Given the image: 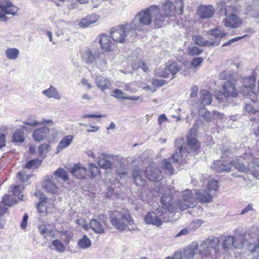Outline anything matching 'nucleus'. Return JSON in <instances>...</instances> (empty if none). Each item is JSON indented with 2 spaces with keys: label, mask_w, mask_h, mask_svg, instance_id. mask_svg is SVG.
Segmentation results:
<instances>
[{
  "label": "nucleus",
  "mask_w": 259,
  "mask_h": 259,
  "mask_svg": "<svg viewBox=\"0 0 259 259\" xmlns=\"http://www.w3.org/2000/svg\"><path fill=\"white\" fill-rule=\"evenodd\" d=\"M50 129L47 126L36 128L32 133V137L36 142H39L45 140L49 135Z\"/></svg>",
  "instance_id": "nucleus-20"
},
{
  "label": "nucleus",
  "mask_w": 259,
  "mask_h": 259,
  "mask_svg": "<svg viewBox=\"0 0 259 259\" xmlns=\"http://www.w3.org/2000/svg\"><path fill=\"white\" fill-rule=\"evenodd\" d=\"M190 132V134L187 138V144L184 145H179L183 143L184 140L176 139L175 142L177 146L178 147V151L174 153L169 159H164L162 162L164 168L169 175L174 172L172 163L185 162L188 154H196L199 148L200 145L195 137L196 128H191Z\"/></svg>",
  "instance_id": "nucleus-2"
},
{
  "label": "nucleus",
  "mask_w": 259,
  "mask_h": 259,
  "mask_svg": "<svg viewBox=\"0 0 259 259\" xmlns=\"http://www.w3.org/2000/svg\"><path fill=\"white\" fill-rule=\"evenodd\" d=\"M158 6L154 5L140 11L133 18L130 23L134 30L143 31L144 27L149 26L153 22L155 26V19L157 16Z\"/></svg>",
  "instance_id": "nucleus-3"
},
{
  "label": "nucleus",
  "mask_w": 259,
  "mask_h": 259,
  "mask_svg": "<svg viewBox=\"0 0 259 259\" xmlns=\"http://www.w3.org/2000/svg\"><path fill=\"white\" fill-rule=\"evenodd\" d=\"M211 193L202 190L195 192V197L201 203H209L211 201L212 196Z\"/></svg>",
  "instance_id": "nucleus-28"
},
{
  "label": "nucleus",
  "mask_w": 259,
  "mask_h": 259,
  "mask_svg": "<svg viewBox=\"0 0 259 259\" xmlns=\"http://www.w3.org/2000/svg\"><path fill=\"white\" fill-rule=\"evenodd\" d=\"M176 8L179 9L180 14H182L184 7V4L183 0H175Z\"/></svg>",
  "instance_id": "nucleus-56"
},
{
  "label": "nucleus",
  "mask_w": 259,
  "mask_h": 259,
  "mask_svg": "<svg viewBox=\"0 0 259 259\" xmlns=\"http://www.w3.org/2000/svg\"><path fill=\"white\" fill-rule=\"evenodd\" d=\"M177 206L181 210H184L188 207H194L195 206L193 193L190 190H186L182 193L181 199L177 203Z\"/></svg>",
  "instance_id": "nucleus-9"
},
{
  "label": "nucleus",
  "mask_w": 259,
  "mask_h": 259,
  "mask_svg": "<svg viewBox=\"0 0 259 259\" xmlns=\"http://www.w3.org/2000/svg\"><path fill=\"white\" fill-rule=\"evenodd\" d=\"M5 54L8 59L14 60L19 57L20 51L15 48H8L5 51Z\"/></svg>",
  "instance_id": "nucleus-37"
},
{
  "label": "nucleus",
  "mask_w": 259,
  "mask_h": 259,
  "mask_svg": "<svg viewBox=\"0 0 259 259\" xmlns=\"http://www.w3.org/2000/svg\"><path fill=\"white\" fill-rule=\"evenodd\" d=\"M220 240L218 237H211L204 240L199 246V254L202 256H209L219 252Z\"/></svg>",
  "instance_id": "nucleus-8"
},
{
  "label": "nucleus",
  "mask_w": 259,
  "mask_h": 259,
  "mask_svg": "<svg viewBox=\"0 0 259 259\" xmlns=\"http://www.w3.org/2000/svg\"><path fill=\"white\" fill-rule=\"evenodd\" d=\"M155 75L158 77H168L169 76V72L166 69V66L161 67L157 68L154 71Z\"/></svg>",
  "instance_id": "nucleus-43"
},
{
  "label": "nucleus",
  "mask_w": 259,
  "mask_h": 259,
  "mask_svg": "<svg viewBox=\"0 0 259 259\" xmlns=\"http://www.w3.org/2000/svg\"><path fill=\"white\" fill-rule=\"evenodd\" d=\"M218 8L219 9L220 11L223 12L225 14V10L226 7V3L224 0H221L217 3Z\"/></svg>",
  "instance_id": "nucleus-59"
},
{
  "label": "nucleus",
  "mask_w": 259,
  "mask_h": 259,
  "mask_svg": "<svg viewBox=\"0 0 259 259\" xmlns=\"http://www.w3.org/2000/svg\"><path fill=\"white\" fill-rule=\"evenodd\" d=\"M165 82V80L162 79L153 78L152 80V83L156 87H161Z\"/></svg>",
  "instance_id": "nucleus-57"
},
{
  "label": "nucleus",
  "mask_w": 259,
  "mask_h": 259,
  "mask_svg": "<svg viewBox=\"0 0 259 259\" xmlns=\"http://www.w3.org/2000/svg\"><path fill=\"white\" fill-rule=\"evenodd\" d=\"M198 91V87L196 85L193 86L191 89L190 97L191 98L197 97Z\"/></svg>",
  "instance_id": "nucleus-62"
},
{
  "label": "nucleus",
  "mask_w": 259,
  "mask_h": 259,
  "mask_svg": "<svg viewBox=\"0 0 259 259\" xmlns=\"http://www.w3.org/2000/svg\"><path fill=\"white\" fill-rule=\"evenodd\" d=\"M133 83H126L124 87V90L126 91L130 92L131 93H135L137 90L133 87Z\"/></svg>",
  "instance_id": "nucleus-64"
},
{
  "label": "nucleus",
  "mask_w": 259,
  "mask_h": 259,
  "mask_svg": "<svg viewBox=\"0 0 259 259\" xmlns=\"http://www.w3.org/2000/svg\"><path fill=\"white\" fill-rule=\"evenodd\" d=\"M200 100L203 105H209L211 103L212 98L210 93L206 90H202L200 92Z\"/></svg>",
  "instance_id": "nucleus-36"
},
{
  "label": "nucleus",
  "mask_w": 259,
  "mask_h": 259,
  "mask_svg": "<svg viewBox=\"0 0 259 259\" xmlns=\"http://www.w3.org/2000/svg\"><path fill=\"white\" fill-rule=\"evenodd\" d=\"M94 219H97L99 221V222L102 223V224H104V225H107V218L103 214H99Z\"/></svg>",
  "instance_id": "nucleus-63"
},
{
  "label": "nucleus",
  "mask_w": 259,
  "mask_h": 259,
  "mask_svg": "<svg viewBox=\"0 0 259 259\" xmlns=\"http://www.w3.org/2000/svg\"><path fill=\"white\" fill-rule=\"evenodd\" d=\"M158 215L156 213L148 212L144 218V221L147 224H152L156 226H160L162 225L163 221H167L165 214L162 212L159 213Z\"/></svg>",
  "instance_id": "nucleus-13"
},
{
  "label": "nucleus",
  "mask_w": 259,
  "mask_h": 259,
  "mask_svg": "<svg viewBox=\"0 0 259 259\" xmlns=\"http://www.w3.org/2000/svg\"><path fill=\"white\" fill-rule=\"evenodd\" d=\"M92 77L94 78L97 87L102 92L110 88L112 83L109 79L102 76H98L95 77L93 75Z\"/></svg>",
  "instance_id": "nucleus-21"
},
{
  "label": "nucleus",
  "mask_w": 259,
  "mask_h": 259,
  "mask_svg": "<svg viewBox=\"0 0 259 259\" xmlns=\"http://www.w3.org/2000/svg\"><path fill=\"white\" fill-rule=\"evenodd\" d=\"M232 166L241 172L250 171L254 177L259 179V161L247 153H245L243 158H235L233 160L229 159L226 161L217 160L213 162L211 168L219 172H228L231 170Z\"/></svg>",
  "instance_id": "nucleus-1"
},
{
  "label": "nucleus",
  "mask_w": 259,
  "mask_h": 259,
  "mask_svg": "<svg viewBox=\"0 0 259 259\" xmlns=\"http://www.w3.org/2000/svg\"><path fill=\"white\" fill-rule=\"evenodd\" d=\"M248 235L250 236V238H257L259 236V230L257 228H252L248 231Z\"/></svg>",
  "instance_id": "nucleus-55"
},
{
  "label": "nucleus",
  "mask_w": 259,
  "mask_h": 259,
  "mask_svg": "<svg viewBox=\"0 0 259 259\" xmlns=\"http://www.w3.org/2000/svg\"><path fill=\"white\" fill-rule=\"evenodd\" d=\"M243 13L250 17H259V9L254 8L253 4L250 2H246L244 4V10Z\"/></svg>",
  "instance_id": "nucleus-25"
},
{
  "label": "nucleus",
  "mask_w": 259,
  "mask_h": 259,
  "mask_svg": "<svg viewBox=\"0 0 259 259\" xmlns=\"http://www.w3.org/2000/svg\"><path fill=\"white\" fill-rule=\"evenodd\" d=\"M222 239V246L225 251L230 250L233 246L234 247L233 236H224Z\"/></svg>",
  "instance_id": "nucleus-35"
},
{
  "label": "nucleus",
  "mask_w": 259,
  "mask_h": 259,
  "mask_svg": "<svg viewBox=\"0 0 259 259\" xmlns=\"http://www.w3.org/2000/svg\"><path fill=\"white\" fill-rule=\"evenodd\" d=\"M24 187L22 186L16 185L14 187L13 194L17 196L19 199L22 200L23 195H21Z\"/></svg>",
  "instance_id": "nucleus-48"
},
{
  "label": "nucleus",
  "mask_w": 259,
  "mask_h": 259,
  "mask_svg": "<svg viewBox=\"0 0 259 259\" xmlns=\"http://www.w3.org/2000/svg\"><path fill=\"white\" fill-rule=\"evenodd\" d=\"M24 132L20 129H16L12 136V142L22 143L24 141Z\"/></svg>",
  "instance_id": "nucleus-38"
},
{
  "label": "nucleus",
  "mask_w": 259,
  "mask_h": 259,
  "mask_svg": "<svg viewBox=\"0 0 259 259\" xmlns=\"http://www.w3.org/2000/svg\"><path fill=\"white\" fill-rule=\"evenodd\" d=\"M255 79L253 76H249L243 80V86L241 88L240 92L244 96H251L254 93Z\"/></svg>",
  "instance_id": "nucleus-16"
},
{
  "label": "nucleus",
  "mask_w": 259,
  "mask_h": 259,
  "mask_svg": "<svg viewBox=\"0 0 259 259\" xmlns=\"http://www.w3.org/2000/svg\"><path fill=\"white\" fill-rule=\"evenodd\" d=\"M125 94L120 90L115 89L113 91L112 96L117 99H126L127 96H125Z\"/></svg>",
  "instance_id": "nucleus-49"
},
{
  "label": "nucleus",
  "mask_w": 259,
  "mask_h": 259,
  "mask_svg": "<svg viewBox=\"0 0 259 259\" xmlns=\"http://www.w3.org/2000/svg\"><path fill=\"white\" fill-rule=\"evenodd\" d=\"M73 139V136L72 135H67L63 138L57 146V153L67 148L72 142Z\"/></svg>",
  "instance_id": "nucleus-29"
},
{
  "label": "nucleus",
  "mask_w": 259,
  "mask_h": 259,
  "mask_svg": "<svg viewBox=\"0 0 259 259\" xmlns=\"http://www.w3.org/2000/svg\"><path fill=\"white\" fill-rule=\"evenodd\" d=\"M144 174L148 180L152 181H158L162 178L161 171L155 164L147 166Z\"/></svg>",
  "instance_id": "nucleus-15"
},
{
  "label": "nucleus",
  "mask_w": 259,
  "mask_h": 259,
  "mask_svg": "<svg viewBox=\"0 0 259 259\" xmlns=\"http://www.w3.org/2000/svg\"><path fill=\"white\" fill-rule=\"evenodd\" d=\"M214 12V9L212 5H201L197 9V13L201 19L211 18Z\"/></svg>",
  "instance_id": "nucleus-19"
},
{
  "label": "nucleus",
  "mask_w": 259,
  "mask_h": 259,
  "mask_svg": "<svg viewBox=\"0 0 259 259\" xmlns=\"http://www.w3.org/2000/svg\"><path fill=\"white\" fill-rule=\"evenodd\" d=\"M250 252L253 254L254 257H256V259H259V239H257V242L253 248L251 249Z\"/></svg>",
  "instance_id": "nucleus-54"
},
{
  "label": "nucleus",
  "mask_w": 259,
  "mask_h": 259,
  "mask_svg": "<svg viewBox=\"0 0 259 259\" xmlns=\"http://www.w3.org/2000/svg\"><path fill=\"white\" fill-rule=\"evenodd\" d=\"M132 177L137 185H143L145 183L144 172L138 167H135L132 173Z\"/></svg>",
  "instance_id": "nucleus-26"
},
{
  "label": "nucleus",
  "mask_w": 259,
  "mask_h": 259,
  "mask_svg": "<svg viewBox=\"0 0 259 259\" xmlns=\"http://www.w3.org/2000/svg\"><path fill=\"white\" fill-rule=\"evenodd\" d=\"M17 7L14 6L9 0H0V18L6 20V15H14L18 12Z\"/></svg>",
  "instance_id": "nucleus-11"
},
{
  "label": "nucleus",
  "mask_w": 259,
  "mask_h": 259,
  "mask_svg": "<svg viewBox=\"0 0 259 259\" xmlns=\"http://www.w3.org/2000/svg\"><path fill=\"white\" fill-rule=\"evenodd\" d=\"M49 148V145L48 144L44 143L40 145L38 149V155L41 156L44 153H47Z\"/></svg>",
  "instance_id": "nucleus-51"
},
{
  "label": "nucleus",
  "mask_w": 259,
  "mask_h": 259,
  "mask_svg": "<svg viewBox=\"0 0 259 259\" xmlns=\"http://www.w3.org/2000/svg\"><path fill=\"white\" fill-rule=\"evenodd\" d=\"M203 52L202 49L197 47H190L188 49L189 54L191 56L198 55Z\"/></svg>",
  "instance_id": "nucleus-52"
},
{
  "label": "nucleus",
  "mask_w": 259,
  "mask_h": 259,
  "mask_svg": "<svg viewBox=\"0 0 259 259\" xmlns=\"http://www.w3.org/2000/svg\"><path fill=\"white\" fill-rule=\"evenodd\" d=\"M53 177L48 176L47 179L44 181L42 186L45 190L49 193H55L57 192L58 188L53 180Z\"/></svg>",
  "instance_id": "nucleus-24"
},
{
  "label": "nucleus",
  "mask_w": 259,
  "mask_h": 259,
  "mask_svg": "<svg viewBox=\"0 0 259 259\" xmlns=\"http://www.w3.org/2000/svg\"><path fill=\"white\" fill-rule=\"evenodd\" d=\"M24 124L36 127L38 125H43V126H51L53 124V121L52 119H43L41 121L26 120L23 122Z\"/></svg>",
  "instance_id": "nucleus-32"
},
{
  "label": "nucleus",
  "mask_w": 259,
  "mask_h": 259,
  "mask_svg": "<svg viewBox=\"0 0 259 259\" xmlns=\"http://www.w3.org/2000/svg\"><path fill=\"white\" fill-rule=\"evenodd\" d=\"M202 224V221L200 219L196 220L192 222L190 225V229L192 231H195L198 228H199Z\"/></svg>",
  "instance_id": "nucleus-53"
},
{
  "label": "nucleus",
  "mask_w": 259,
  "mask_h": 259,
  "mask_svg": "<svg viewBox=\"0 0 259 259\" xmlns=\"http://www.w3.org/2000/svg\"><path fill=\"white\" fill-rule=\"evenodd\" d=\"M161 202L162 204V208H158L156 210V212L157 213L162 212L166 215L171 210V206L172 201L171 196L168 194L162 195L161 198Z\"/></svg>",
  "instance_id": "nucleus-18"
},
{
  "label": "nucleus",
  "mask_w": 259,
  "mask_h": 259,
  "mask_svg": "<svg viewBox=\"0 0 259 259\" xmlns=\"http://www.w3.org/2000/svg\"><path fill=\"white\" fill-rule=\"evenodd\" d=\"M28 219V214L27 213L24 214L20 226L22 229L24 230L26 228L27 225Z\"/></svg>",
  "instance_id": "nucleus-60"
},
{
  "label": "nucleus",
  "mask_w": 259,
  "mask_h": 259,
  "mask_svg": "<svg viewBox=\"0 0 259 259\" xmlns=\"http://www.w3.org/2000/svg\"><path fill=\"white\" fill-rule=\"evenodd\" d=\"M98 164L99 166L105 169L111 168L112 163L106 158V155L105 154L100 153L97 157Z\"/></svg>",
  "instance_id": "nucleus-30"
},
{
  "label": "nucleus",
  "mask_w": 259,
  "mask_h": 259,
  "mask_svg": "<svg viewBox=\"0 0 259 259\" xmlns=\"http://www.w3.org/2000/svg\"><path fill=\"white\" fill-rule=\"evenodd\" d=\"M134 31L130 23L125 22L112 28L110 35L114 42L122 44L127 37L133 35Z\"/></svg>",
  "instance_id": "nucleus-6"
},
{
  "label": "nucleus",
  "mask_w": 259,
  "mask_h": 259,
  "mask_svg": "<svg viewBox=\"0 0 259 259\" xmlns=\"http://www.w3.org/2000/svg\"><path fill=\"white\" fill-rule=\"evenodd\" d=\"M52 243L57 251L60 253H62L65 251V247L59 239H55L53 240Z\"/></svg>",
  "instance_id": "nucleus-45"
},
{
  "label": "nucleus",
  "mask_w": 259,
  "mask_h": 259,
  "mask_svg": "<svg viewBox=\"0 0 259 259\" xmlns=\"http://www.w3.org/2000/svg\"><path fill=\"white\" fill-rule=\"evenodd\" d=\"M42 93L49 98H54L57 100H60L61 98V96L57 90L52 85H51L49 88L44 90Z\"/></svg>",
  "instance_id": "nucleus-33"
},
{
  "label": "nucleus",
  "mask_w": 259,
  "mask_h": 259,
  "mask_svg": "<svg viewBox=\"0 0 259 259\" xmlns=\"http://www.w3.org/2000/svg\"><path fill=\"white\" fill-rule=\"evenodd\" d=\"M234 242V248H241L245 242V235L243 234L238 235L233 237Z\"/></svg>",
  "instance_id": "nucleus-41"
},
{
  "label": "nucleus",
  "mask_w": 259,
  "mask_h": 259,
  "mask_svg": "<svg viewBox=\"0 0 259 259\" xmlns=\"http://www.w3.org/2000/svg\"><path fill=\"white\" fill-rule=\"evenodd\" d=\"M54 176L66 181L68 179V176L67 171L62 168H58L54 172Z\"/></svg>",
  "instance_id": "nucleus-42"
},
{
  "label": "nucleus",
  "mask_w": 259,
  "mask_h": 259,
  "mask_svg": "<svg viewBox=\"0 0 259 259\" xmlns=\"http://www.w3.org/2000/svg\"><path fill=\"white\" fill-rule=\"evenodd\" d=\"M208 35L213 36L215 38H210L209 40L205 39L201 36L194 35L192 39L195 44L199 46H218L220 44L221 39L227 35V32L217 27L208 31Z\"/></svg>",
  "instance_id": "nucleus-5"
},
{
  "label": "nucleus",
  "mask_w": 259,
  "mask_h": 259,
  "mask_svg": "<svg viewBox=\"0 0 259 259\" xmlns=\"http://www.w3.org/2000/svg\"><path fill=\"white\" fill-rule=\"evenodd\" d=\"M39 230L41 235L45 238L48 239L49 237H54L55 235L54 232L49 228V226L46 225H41L39 227Z\"/></svg>",
  "instance_id": "nucleus-40"
},
{
  "label": "nucleus",
  "mask_w": 259,
  "mask_h": 259,
  "mask_svg": "<svg viewBox=\"0 0 259 259\" xmlns=\"http://www.w3.org/2000/svg\"><path fill=\"white\" fill-rule=\"evenodd\" d=\"M218 188V182L216 180L211 181L207 184V189L211 194H213L217 191Z\"/></svg>",
  "instance_id": "nucleus-46"
},
{
  "label": "nucleus",
  "mask_w": 259,
  "mask_h": 259,
  "mask_svg": "<svg viewBox=\"0 0 259 259\" xmlns=\"http://www.w3.org/2000/svg\"><path fill=\"white\" fill-rule=\"evenodd\" d=\"M70 172L79 179L84 178L87 169L80 164H76L69 170Z\"/></svg>",
  "instance_id": "nucleus-23"
},
{
  "label": "nucleus",
  "mask_w": 259,
  "mask_h": 259,
  "mask_svg": "<svg viewBox=\"0 0 259 259\" xmlns=\"http://www.w3.org/2000/svg\"><path fill=\"white\" fill-rule=\"evenodd\" d=\"M159 12L155 19V27L160 28L169 23L170 18L175 15L176 7L170 0H165V2L158 7Z\"/></svg>",
  "instance_id": "nucleus-4"
},
{
  "label": "nucleus",
  "mask_w": 259,
  "mask_h": 259,
  "mask_svg": "<svg viewBox=\"0 0 259 259\" xmlns=\"http://www.w3.org/2000/svg\"><path fill=\"white\" fill-rule=\"evenodd\" d=\"M198 250L197 243H193L188 248L183 250V253L181 251L176 252L172 257L167 256L165 259H192Z\"/></svg>",
  "instance_id": "nucleus-10"
},
{
  "label": "nucleus",
  "mask_w": 259,
  "mask_h": 259,
  "mask_svg": "<svg viewBox=\"0 0 259 259\" xmlns=\"http://www.w3.org/2000/svg\"><path fill=\"white\" fill-rule=\"evenodd\" d=\"M77 245L79 248L82 249H85L89 248L91 245V241L86 235H83V236L78 240Z\"/></svg>",
  "instance_id": "nucleus-39"
},
{
  "label": "nucleus",
  "mask_w": 259,
  "mask_h": 259,
  "mask_svg": "<svg viewBox=\"0 0 259 259\" xmlns=\"http://www.w3.org/2000/svg\"><path fill=\"white\" fill-rule=\"evenodd\" d=\"M166 69L169 72V75L171 74L172 78L181 69V66L176 62L169 61L165 65Z\"/></svg>",
  "instance_id": "nucleus-34"
},
{
  "label": "nucleus",
  "mask_w": 259,
  "mask_h": 259,
  "mask_svg": "<svg viewBox=\"0 0 259 259\" xmlns=\"http://www.w3.org/2000/svg\"><path fill=\"white\" fill-rule=\"evenodd\" d=\"M99 18V16L93 14L83 18L80 21L79 25L81 27H87L90 25L96 22Z\"/></svg>",
  "instance_id": "nucleus-31"
},
{
  "label": "nucleus",
  "mask_w": 259,
  "mask_h": 259,
  "mask_svg": "<svg viewBox=\"0 0 259 259\" xmlns=\"http://www.w3.org/2000/svg\"><path fill=\"white\" fill-rule=\"evenodd\" d=\"M245 36V35L242 36V37H235L234 38H232L227 41H226L225 43H224L222 47H227V46H230L231 44H232V43L234 42H236L239 40H240L241 38H244V37Z\"/></svg>",
  "instance_id": "nucleus-61"
},
{
  "label": "nucleus",
  "mask_w": 259,
  "mask_h": 259,
  "mask_svg": "<svg viewBox=\"0 0 259 259\" xmlns=\"http://www.w3.org/2000/svg\"><path fill=\"white\" fill-rule=\"evenodd\" d=\"M204 59L202 57L194 58L191 62V64L194 67H197L200 65L203 61Z\"/></svg>",
  "instance_id": "nucleus-58"
},
{
  "label": "nucleus",
  "mask_w": 259,
  "mask_h": 259,
  "mask_svg": "<svg viewBox=\"0 0 259 259\" xmlns=\"http://www.w3.org/2000/svg\"><path fill=\"white\" fill-rule=\"evenodd\" d=\"M106 34H103L99 37V43L101 50L104 52H109L115 50L116 46L113 40Z\"/></svg>",
  "instance_id": "nucleus-14"
},
{
  "label": "nucleus",
  "mask_w": 259,
  "mask_h": 259,
  "mask_svg": "<svg viewBox=\"0 0 259 259\" xmlns=\"http://www.w3.org/2000/svg\"><path fill=\"white\" fill-rule=\"evenodd\" d=\"M2 203L6 206H11L14 204L15 200L10 198V196L8 195H5L2 200Z\"/></svg>",
  "instance_id": "nucleus-50"
},
{
  "label": "nucleus",
  "mask_w": 259,
  "mask_h": 259,
  "mask_svg": "<svg viewBox=\"0 0 259 259\" xmlns=\"http://www.w3.org/2000/svg\"><path fill=\"white\" fill-rule=\"evenodd\" d=\"M42 162L41 160L38 158L34 159L29 161L26 164V168L28 169H34L36 168L39 165H40Z\"/></svg>",
  "instance_id": "nucleus-44"
},
{
  "label": "nucleus",
  "mask_w": 259,
  "mask_h": 259,
  "mask_svg": "<svg viewBox=\"0 0 259 259\" xmlns=\"http://www.w3.org/2000/svg\"><path fill=\"white\" fill-rule=\"evenodd\" d=\"M94 64L101 71H104L108 67L106 56L102 52L99 51Z\"/></svg>",
  "instance_id": "nucleus-22"
},
{
  "label": "nucleus",
  "mask_w": 259,
  "mask_h": 259,
  "mask_svg": "<svg viewBox=\"0 0 259 259\" xmlns=\"http://www.w3.org/2000/svg\"><path fill=\"white\" fill-rule=\"evenodd\" d=\"M105 226L104 224L99 222L97 219H92L90 222V228L96 234L104 233Z\"/></svg>",
  "instance_id": "nucleus-27"
},
{
  "label": "nucleus",
  "mask_w": 259,
  "mask_h": 259,
  "mask_svg": "<svg viewBox=\"0 0 259 259\" xmlns=\"http://www.w3.org/2000/svg\"><path fill=\"white\" fill-rule=\"evenodd\" d=\"M100 50L98 48L92 46L87 48L81 52L82 60L87 64H94Z\"/></svg>",
  "instance_id": "nucleus-12"
},
{
  "label": "nucleus",
  "mask_w": 259,
  "mask_h": 259,
  "mask_svg": "<svg viewBox=\"0 0 259 259\" xmlns=\"http://www.w3.org/2000/svg\"><path fill=\"white\" fill-rule=\"evenodd\" d=\"M89 169L92 177L97 176L100 174L99 168L95 164L89 163Z\"/></svg>",
  "instance_id": "nucleus-47"
},
{
  "label": "nucleus",
  "mask_w": 259,
  "mask_h": 259,
  "mask_svg": "<svg viewBox=\"0 0 259 259\" xmlns=\"http://www.w3.org/2000/svg\"><path fill=\"white\" fill-rule=\"evenodd\" d=\"M223 91L224 93L221 95V97H217L219 100L222 101L223 98V97H236L238 93L235 89L234 85L230 81H227L224 82L223 85Z\"/></svg>",
  "instance_id": "nucleus-17"
},
{
  "label": "nucleus",
  "mask_w": 259,
  "mask_h": 259,
  "mask_svg": "<svg viewBox=\"0 0 259 259\" xmlns=\"http://www.w3.org/2000/svg\"><path fill=\"white\" fill-rule=\"evenodd\" d=\"M111 224L117 230L122 231L128 225L134 224V220L128 214H124L118 211H113L110 215Z\"/></svg>",
  "instance_id": "nucleus-7"
}]
</instances>
